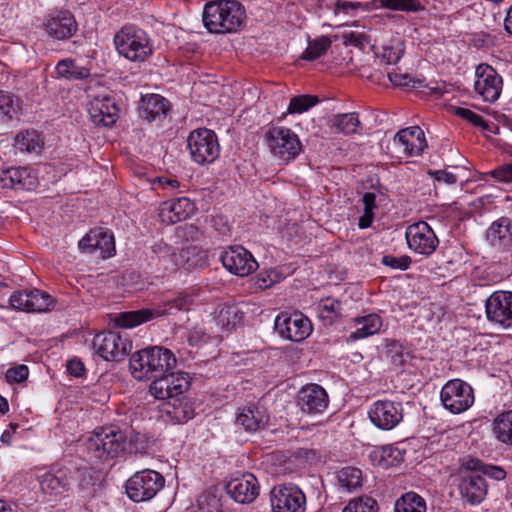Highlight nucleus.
I'll use <instances>...</instances> for the list:
<instances>
[{"label":"nucleus","mask_w":512,"mask_h":512,"mask_svg":"<svg viewBox=\"0 0 512 512\" xmlns=\"http://www.w3.org/2000/svg\"><path fill=\"white\" fill-rule=\"evenodd\" d=\"M177 364L174 353L162 346H151L134 352L129 361L135 379H158L172 371Z\"/></svg>","instance_id":"nucleus-1"},{"label":"nucleus","mask_w":512,"mask_h":512,"mask_svg":"<svg viewBox=\"0 0 512 512\" xmlns=\"http://www.w3.org/2000/svg\"><path fill=\"white\" fill-rule=\"evenodd\" d=\"M245 10L236 0H216L205 4L202 21L210 33L235 32L243 23Z\"/></svg>","instance_id":"nucleus-2"},{"label":"nucleus","mask_w":512,"mask_h":512,"mask_svg":"<svg viewBox=\"0 0 512 512\" xmlns=\"http://www.w3.org/2000/svg\"><path fill=\"white\" fill-rule=\"evenodd\" d=\"M114 45L119 55L132 62H144L153 53L149 35L135 25H125L116 32Z\"/></svg>","instance_id":"nucleus-3"},{"label":"nucleus","mask_w":512,"mask_h":512,"mask_svg":"<svg viewBox=\"0 0 512 512\" xmlns=\"http://www.w3.org/2000/svg\"><path fill=\"white\" fill-rule=\"evenodd\" d=\"M126 439V434L118 427H102L88 438L85 446L95 459H112L125 451Z\"/></svg>","instance_id":"nucleus-4"},{"label":"nucleus","mask_w":512,"mask_h":512,"mask_svg":"<svg viewBox=\"0 0 512 512\" xmlns=\"http://www.w3.org/2000/svg\"><path fill=\"white\" fill-rule=\"evenodd\" d=\"M192 301L193 299L191 296L187 294H180L173 299L166 300L162 305L153 309L123 312L116 318V324L122 328H132L149 321L154 317L174 314L181 310H188Z\"/></svg>","instance_id":"nucleus-5"},{"label":"nucleus","mask_w":512,"mask_h":512,"mask_svg":"<svg viewBox=\"0 0 512 512\" xmlns=\"http://www.w3.org/2000/svg\"><path fill=\"white\" fill-rule=\"evenodd\" d=\"M85 474L73 462H68L60 467H52L39 478L40 488L43 493L50 496H58L69 491Z\"/></svg>","instance_id":"nucleus-6"},{"label":"nucleus","mask_w":512,"mask_h":512,"mask_svg":"<svg viewBox=\"0 0 512 512\" xmlns=\"http://www.w3.org/2000/svg\"><path fill=\"white\" fill-rule=\"evenodd\" d=\"M265 139L272 155L284 164L294 160L302 151L298 135L286 127H271L266 132Z\"/></svg>","instance_id":"nucleus-7"},{"label":"nucleus","mask_w":512,"mask_h":512,"mask_svg":"<svg viewBox=\"0 0 512 512\" xmlns=\"http://www.w3.org/2000/svg\"><path fill=\"white\" fill-rule=\"evenodd\" d=\"M165 479L157 471L144 469L136 472L126 482L127 496L134 502L148 501L164 487Z\"/></svg>","instance_id":"nucleus-8"},{"label":"nucleus","mask_w":512,"mask_h":512,"mask_svg":"<svg viewBox=\"0 0 512 512\" xmlns=\"http://www.w3.org/2000/svg\"><path fill=\"white\" fill-rule=\"evenodd\" d=\"M187 146L193 161L201 165L214 162L220 153L217 135L206 128L191 131Z\"/></svg>","instance_id":"nucleus-9"},{"label":"nucleus","mask_w":512,"mask_h":512,"mask_svg":"<svg viewBox=\"0 0 512 512\" xmlns=\"http://www.w3.org/2000/svg\"><path fill=\"white\" fill-rule=\"evenodd\" d=\"M440 398L447 410L453 414H460L468 410L474 403V392L465 381L453 379L442 387Z\"/></svg>","instance_id":"nucleus-10"},{"label":"nucleus","mask_w":512,"mask_h":512,"mask_svg":"<svg viewBox=\"0 0 512 512\" xmlns=\"http://www.w3.org/2000/svg\"><path fill=\"white\" fill-rule=\"evenodd\" d=\"M270 502L273 512H305L306 497L294 484H282L272 488Z\"/></svg>","instance_id":"nucleus-11"},{"label":"nucleus","mask_w":512,"mask_h":512,"mask_svg":"<svg viewBox=\"0 0 512 512\" xmlns=\"http://www.w3.org/2000/svg\"><path fill=\"white\" fill-rule=\"evenodd\" d=\"M190 386V378L187 373L172 371L155 379L149 388L151 395L156 399L171 401L174 398H180Z\"/></svg>","instance_id":"nucleus-12"},{"label":"nucleus","mask_w":512,"mask_h":512,"mask_svg":"<svg viewBox=\"0 0 512 512\" xmlns=\"http://www.w3.org/2000/svg\"><path fill=\"white\" fill-rule=\"evenodd\" d=\"M131 342L119 333L107 331L97 334L93 339V348L106 361H120L131 350Z\"/></svg>","instance_id":"nucleus-13"},{"label":"nucleus","mask_w":512,"mask_h":512,"mask_svg":"<svg viewBox=\"0 0 512 512\" xmlns=\"http://www.w3.org/2000/svg\"><path fill=\"white\" fill-rule=\"evenodd\" d=\"M405 237L410 250L414 253L430 256L439 245V240L433 229L424 221L409 225Z\"/></svg>","instance_id":"nucleus-14"},{"label":"nucleus","mask_w":512,"mask_h":512,"mask_svg":"<svg viewBox=\"0 0 512 512\" xmlns=\"http://www.w3.org/2000/svg\"><path fill=\"white\" fill-rule=\"evenodd\" d=\"M275 330L281 337L300 342L306 339L312 332L310 320L302 313H281L275 319Z\"/></svg>","instance_id":"nucleus-15"},{"label":"nucleus","mask_w":512,"mask_h":512,"mask_svg":"<svg viewBox=\"0 0 512 512\" xmlns=\"http://www.w3.org/2000/svg\"><path fill=\"white\" fill-rule=\"evenodd\" d=\"M475 92L485 101L493 103L499 99L503 80L498 72L488 64H479L475 70Z\"/></svg>","instance_id":"nucleus-16"},{"label":"nucleus","mask_w":512,"mask_h":512,"mask_svg":"<svg viewBox=\"0 0 512 512\" xmlns=\"http://www.w3.org/2000/svg\"><path fill=\"white\" fill-rule=\"evenodd\" d=\"M119 111L116 99L108 93L92 96L88 104V113L95 125L112 126L119 117Z\"/></svg>","instance_id":"nucleus-17"},{"label":"nucleus","mask_w":512,"mask_h":512,"mask_svg":"<svg viewBox=\"0 0 512 512\" xmlns=\"http://www.w3.org/2000/svg\"><path fill=\"white\" fill-rule=\"evenodd\" d=\"M220 260L230 273L244 277L258 268V263L253 255L242 246H230L222 251Z\"/></svg>","instance_id":"nucleus-18"},{"label":"nucleus","mask_w":512,"mask_h":512,"mask_svg":"<svg viewBox=\"0 0 512 512\" xmlns=\"http://www.w3.org/2000/svg\"><path fill=\"white\" fill-rule=\"evenodd\" d=\"M368 416L377 428L391 430L402 421L403 406L401 402L379 400L370 407Z\"/></svg>","instance_id":"nucleus-19"},{"label":"nucleus","mask_w":512,"mask_h":512,"mask_svg":"<svg viewBox=\"0 0 512 512\" xmlns=\"http://www.w3.org/2000/svg\"><path fill=\"white\" fill-rule=\"evenodd\" d=\"M78 247L83 253L92 254L98 251L100 258L107 259L115 253L114 236L107 229L96 227L85 234Z\"/></svg>","instance_id":"nucleus-20"},{"label":"nucleus","mask_w":512,"mask_h":512,"mask_svg":"<svg viewBox=\"0 0 512 512\" xmlns=\"http://www.w3.org/2000/svg\"><path fill=\"white\" fill-rule=\"evenodd\" d=\"M485 312L490 322L503 327L512 326V292L496 291L485 302Z\"/></svg>","instance_id":"nucleus-21"},{"label":"nucleus","mask_w":512,"mask_h":512,"mask_svg":"<svg viewBox=\"0 0 512 512\" xmlns=\"http://www.w3.org/2000/svg\"><path fill=\"white\" fill-rule=\"evenodd\" d=\"M458 490L463 502L478 505L483 502L488 492L485 478L475 471L460 474Z\"/></svg>","instance_id":"nucleus-22"},{"label":"nucleus","mask_w":512,"mask_h":512,"mask_svg":"<svg viewBox=\"0 0 512 512\" xmlns=\"http://www.w3.org/2000/svg\"><path fill=\"white\" fill-rule=\"evenodd\" d=\"M329 404L328 394L318 384H309L301 388L297 396L300 410L310 415L323 413Z\"/></svg>","instance_id":"nucleus-23"},{"label":"nucleus","mask_w":512,"mask_h":512,"mask_svg":"<svg viewBox=\"0 0 512 512\" xmlns=\"http://www.w3.org/2000/svg\"><path fill=\"white\" fill-rule=\"evenodd\" d=\"M226 491L236 502L247 504L259 495V484L253 474L245 473L231 479L226 485Z\"/></svg>","instance_id":"nucleus-24"},{"label":"nucleus","mask_w":512,"mask_h":512,"mask_svg":"<svg viewBox=\"0 0 512 512\" xmlns=\"http://www.w3.org/2000/svg\"><path fill=\"white\" fill-rule=\"evenodd\" d=\"M38 178L28 167H11L0 173V187L15 190H33Z\"/></svg>","instance_id":"nucleus-25"},{"label":"nucleus","mask_w":512,"mask_h":512,"mask_svg":"<svg viewBox=\"0 0 512 512\" xmlns=\"http://www.w3.org/2000/svg\"><path fill=\"white\" fill-rule=\"evenodd\" d=\"M393 144L402 147L406 156H418L427 147L423 130L419 126L401 129L393 138Z\"/></svg>","instance_id":"nucleus-26"},{"label":"nucleus","mask_w":512,"mask_h":512,"mask_svg":"<svg viewBox=\"0 0 512 512\" xmlns=\"http://www.w3.org/2000/svg\"><path fill=\"white\" fill-rule=\"evenodd\" d=\"M193 208L194 205L190 199L180 197L163 202L159 209V217L163 223L174 224L187 219Z\"/></svg>","instance_id":"nucleus-27"},{"label":"nucleus","mask_w":512,"mask_h":512,"mask_svg":"<svg viewBox=\"0 0 512 512\" xmlns=\"http://www.w3.org/2000/svg\"><path fill=\"white\" fill-rule=\"evenodd\" d=\"M486 239L490 245L506 249L512 245V221L508 217H501L494 221L486 232Z\"/></svg>","instance_id":"nucleus-28"},{"label":"nucleus","mask_w":512,"mask_h":512,"mask_svg":"<svg viewBox=\"0 0 512 512\" xmlns=\"http://www.w3.org/2000/svg\"><path fill=\"white\" fill-rule=\"evenodd\" d=\"M46 32L58 40L70 38L77 30L74 17L69 13H59L45 24Z\"/></svg>","instance_id":"nucleus-29"},{"label":"nucleus","mask_w":512,"mask_h":512,"mask_svg":"<svg viewBox=\"0 0 512 512\" xmlns=\"http://www.w3.org/2000/svg\"><path fill=\"white\" fill-rule=\"evenodd\" d=\"M152 251L156 254L166 270L176 271L185 264V258L188 251L177 249L163 242H156L152 246Z\"/></svg>","instance_id":"nucleus-30"},{"label":"nucleus","mask_w":512,"mask_h":512,"mask_svg":"<svg viewBox=\"0 0 512 512\" xmlns=\"http://www.w3.org/2000/svg\"><path fill=\"white\" fill-rule=\"evenodd\" d=\"M268 415L265 410L257 406L242 408L236 417V424L241 425L246 431L255 432L265 427Z\"/></svg>","instance_id":"nucleus-31"},{"label":"nucleus","mask_w":512,"mask_h":512,"mask_svg":"<svg viewBox=\"0 0 512 512\" xmlns=\"http://www.w3.org/2000/svg\"><path fill=\"white\" fill-rule=\"evenodd\" d=\"M357 329L346 339L347 343L367 338L377 334L382 327V319L378 314L371 313L354 319Z\"/></svg>","instance_id":"nucleus-32"},{"label":"nucleus","mask_w":512,"mask_h":512,"mask_svg":"<svg viewBox=\"0 0 512 512\" xmlns=\"http://www.w3.org/2000/svg\"><path fill=\"white\" fill-rule=\"evenodd\" d=\"M168 110L169 103L163 96L150 94L142 98L139 113L143 119L152 122L158 118L164 117Z\"/></svg>","instance_id":"nucleus-33"},{"label":"nucleus","mask_w":512,"mask_h":512,"mask_svg":"<svg viewBox=\"0 0 512 512\" xmlns=\"http://www.w3.org/2000/svg\"><path fill=\"white\" fill-rule=\"evenodd\" d=\"M459 464L463 470L481 472L484 476L496 481L503 480L506 477V471L502 467L484 464L481 460L472 456L460 458Z\"/></svg>","instance_id":"nucleus-34"},{"label":"nucleus","mask_w":512,"mask_h":512,"mask_svg":"<svg viewBox=\"0 0 512 512\" xmlns=\"http://www.w3.org/2000/svg\"><path fill=\"white\" fill-rule=\"evenodd\" d=\"M165 413L177 423H185L194 417V406L188 399L174 398L165 404Z\"/></svg>","instance_id":"nucleus-35"},{"label":"nucleus","mask_w":512,"mask_h":512,"mask_svg":"<svg viewBox=\"0 0 512 512\" xmlns=\"http://www.w3.org/2000/svg\"><path fill=\"white\" fill-rule=\"evenodd\" d=\"M493 432L498 441L512 445V410L502 412L494 419Z\"/></svg>","instance_id":"nucleus-36"},{"label":"nucleus","mask_w":512,"mask_h":512,"mask_svg":"<svg viewBox=\"0 0 512 512\" xmlns=\"http://www.w3.org/2000/svg\"><path fill=\"white\" fill-rule=\"evenodd\" d=\"M395 512H426V501L415 492L403 494L395 503Z\"/></svg>","instance_id":"nucleus-37"},{"label":"nucleus","mask_w":512,"mask_h":512,"mask_svg":"<svg viewBox=\"0 0 512 512\" xmlns=\"http://www.w3.org/2000/svg\"><path fill=\"white\" fill-rule=\"evenodd\" d=\"M56 73L67 80H81L90 75L89 69L78 66L72 59H63L56 65Z\"/></svg>","instance_id":"nucleus-38"},{"label":"nucleus","mask_w":512,"mask_h":512,"mask_svg":"<svg viewBox=\"0 0 512 512\" xmlns=\"http://www.w3.org/2000/svg\"><path fill=\"white\" fill-rule=\"evenodd\" d=\"M243 312L235 305H224L217 312L216 320L226 330L234 328L243 320Z\"/></svg>","instance_id":"nucleus-39"},{"label":"nucleus","mask_w":512,"mask_h":512,"mask_svg":"<svg viewBox=\"0 0 512 512\" xmlns=\"http://www.w3.org/2000/svg\"><path fill=\"white\" fill-rule=\"evenodd\" d=\"M340 487L346 492H352L362 485V472L355 467L342 468L337 475Z\"/></svg>","instance_id":"nucleus-40"},{"label":"nucleus","mask_w":512,"mask_h":512,"mask_svg":"<svg viewBox=\"0 0 512 512\" xmlns=\"http://www.w3.org/2000/svg\"><path fill=\"white\" fill-rule=\"evenodd\" d=\"M319 316L329 324L335 322L342 315V304L332 297L321 299L318 303Z\"/></svg>","instance_id":"nucleus-41"},{"label":"nucleus","mask_w":512,"mask_h":512,"mask_svg":"<svg viewBox=\"0 0 512 512\" xmlns=\"http://www.w3.org/2000/svg\"><path fill=\"white\" fill-rule=\"evenodd\" d=\"M29 302L26 312H44L50 309L53 300L49 294L38 289L28 290Z\"/></svg>","instance_id":"nucleus-42"},{"label":"nucleus","mask_w":512,"mask_h":512,"mask_svg":"<svg viewBox=\"0 0 512 512\" xmlns=\"http://www.w3.org/2000/svg\"><path fill=\"white\" fill-rule=\"evenodd\" d=\"M332 125L343 134L356 133L360 126V120L357 113L338 114L333 117Z\"/></svg>","instance_id":"nucleus-43"},{"label":"nucleus","mask_w":512,"mask_h":512,"mask_svg":"<svg viewBox=\"0 0 512 512\" xmlns=\"http://www.w3.org/2000/svg\"><path fill=\"white\" fill-rule=\"evenodd\" d=\"M385 356L396 367L405 365L409 360V352L397 341H389L385 347Z\"/></svg>","instance_id":"nucleus-44"},{"label":"nucleus","mask_w":512,"mask_h":512,"mask_svg":"<svg viewBox=\"0 0 512 512\" xmlns=\"http://www.w3.org/2000/svg\"><path fill=\"white\" fill-rule=\"evenodd\" d=\"M14 146L21 152H37L40 150L39 136L35 131L21 132L16 136Z\"/></svg>","instance_id":"nucleus-45"},{"label":"nucleus","mask_w":512,"mask_h":512,"mask_svg":"<svg viewBox=\"0 0 512 512\" xmlns=\"http://www.w3.org/2000/svg\"><path fill=\"white\" fill-rule=\"evenodd\" d=\"M331 46V40L322 36L314 41L309 42L308 47L302 54V59L304 60H315L326 53V51Z\"/></svg>","instance_id":"nucleus-46"},{"label":"nucleus","mask_w":512,"mask_h":512,"mask_svg":"<svg viewBox=\"0 0 512 512\" xmlns=\"http://www.w3.org/2000/svg\"><path fill=\"white\" fill-rule=\"evenodd\" d=\"M20 110L19 98L11 93L0 91V116L12 119Z\"/></svg>","instance_id":"nucleus-47"},{"label":"nucleus","mask_w":512,"mask_h":512,"mask_svg":"<svg viewBox=\"0 0 512 512\" xmlns=\"http://www.w3.org/2000/svg\"><path fill=\"white\" fill-rule=\"evenodd\" d=\"M197 512H222L221 499L214 493L206 491L197 499Z\"/></svg>","instance_id":"nucleus-48"},{"label":"nucleus","mask_w":512,"mask_h":512,"mask_svg":"<svg viewBox=\"0 0 512 512\" xmlns=\"http://www.w3.org/2000/svg\"><path fill=\"white\" fill-rule=\"evenodd\" d=\"M377 502L371 497L362 496L352 499L342 512H377Z\"/></svg>","instance_id":"nucleus-49"},{"label":"nucleus","mask_w":512,"mask_h":512,"mask_svg":"<svg viewBox=\"0 0 512 512\" xmlns=\"http://www.w3.org/2000/svg\"><path fill=\"white\" fill-rule=\"evenodd\" d=\"M318 103V98L312 95H299L291 98L288 113H303Z\"/></svg>","instance_id":"nucleus-50"},{"label":"nucleus","mask_w":512,"mask_h":512,"mask_svg":"<svg viewBox=\"0 0 512 512\" xmlns=\"http://www.w3.org/2000/svg\"><path fill=\"white\" fill-rule=\"evenodd\" d=\"M402 461L403 454L397 447L386 446L381 449L379 465L383 468L393 466Z\"/></svg>","instance_id":"nucleus-51"},{"label":"nucleus","mask_w":512,"mask_h":512,"mask_svg":"<svg viewBox=\"0 0 512 512\" xmlns=\"http://www.w3.org/2000/svg\"><path fill=\"white\" fill-rule=\"evenodd\" d=\"M380 7L394 11H417L419 2L416 0H376Z\"/></svg>","instance_id":"nucleus-52"},{"label":"nucleus","mask_w":512,"mask_h":512,"mask_svg":"<svg viewBox=\"0 0 512 512\" xmlns=\"http://www.w3.org/2000/svg\"><path fill=\"white\" fill-rule=\"evenodd\" d=\"M412 263V259L408 255L399 257L393 255H384L382 257V264L392 269L407 270Z\"/></svg>","instance_id":"nucleus-53"},{"label":"nucleus","mask_w":512,"mask_h":512,"mask_svg":"<svg viewBox=\"0 0 512 512\" xmlns=\"http://www.w3.org/2000/svg\"><path fill=\"white\" fill-rule=\"evenodd\" d=\"M456 115L461 117L462 119L467 120L468 122L472 123L476 127H481L482 129H488L487 122L483 119L482 116L479 114L473 112L470 109L457 107L455 109Z\"/></svg>","instance_id":"nucleus-54"},{"label":"nucleus","mask_w":512,"mask_h":512,"mask_svg":"<svg viewBox=\"0 0 512 512\" xmlns=\"http://www.w3.org/2000/svg\"><path fill=\"white\" fill-rule=\"evenodd\" d=\"M28 374L29 370L26 365H18L16 367L9 368L5 377L9 383H21L27 379Z\"/></svg>","instance_id":"nucleus-55"},{"label":"nucleus","mask_w":512,"mask_h":512,"mask_svg":"<svg viewBox=\"0 0 512 512\" xmlns=\"http://www.w3.org/2000/svg\"><path fill=\"white\" fill-rule=\"evenodd\" d=\"M281 275L276 270H269L265 273H260L257 277L258 287L261 289L270 288L272 285L280 282Z\"/></svg>","instance_id":"nucleus-56"},{"label":"nucleus","mask_w":512,"mask_h":512,"mask_svg":"<svg viewBox=\"0 0 512 512\" xmlns=\"http://www.w3.org/2000/svg\"><path fill=\"white\" fill-rule=\"evenodd\" d=\"M28 302V290L14 292L9 298V303L11 307L22 311H26V306Z\"/></svg>","instance_id":"nucleus-57"},{"label":"nucleus","mask_w":512,"mask_h":512,"mask_svg":"<svg viewBox=\"0 0 512 512\" xmlns=\"http://www.w3.org/2000/svg\"><path fill=\"white\" fill-rule=\"evenodd\" d=\"M494 179L503 183H512V163L504 164L491 172Z\"/></svg>","instance_id":"nucleus-58"},{"label":"nucleus","mask_w":512,"mask_h":512,"mask_svg":"<svg viewBox=\"0 0 512 512\" xmlns=\"http://www.w3.org/2000/svg\"><path fill=\"white\" fill-rule=\"evenodd\" d=\"M428 175L439 183L452 185L457 182V176L447 170H429Z\"/></svg>","instance_id":"nucleus-59"},{"label":"nucleus","mask_w":512,"mask_h":512,"mask_svg":"<svg viewBox=\"0 0 512 512\" xmlns=\"http://www.w3.org/2000/svg\"><path fill=\"white\" fill-rule=\"evenodd\" d=\"M343 38L346 45H352L355 47H363L368 43L367 36L363 33L350 32L344 34Z\"/></svg>","instance_id":"nucleus-60"},{"label":"nucleus","mask_w":512,"mask_h":512,"mask_svg":"<svg viewBox=\"0 0 512 512\" xmlns=\"http://www.w3.org/2000/svg\"><path fill=\"white\" fill-rule=\"evenodd\" d=\"M67 371L74 377H81L85 372L84 364L77 358L70 359L66 365Z\"/></svg>","instance_id":"nucleus-61"},{"label":"nucleus","mask_w":512,"mask_h":512,"mask_svg":"<svg viewBox=\"0 0 512 512\" xmlns=\"http://www.w3.org/2000/svg\"><path fill=\"white\" fill-rule=\"evenodd\" d=\"M212 226L221 235H227L230 232V227L226 217L217 215L212 218Z\"/></svg>","instance_id":"nucleus-62"},{"label":"nucleus","mask_w":512,"mask_h":512,"mask_svg":"<svg viewBox=\"0 0 512 512\" xmlns=\"http://www.w3.org/2000/svg\"><path fill=\"white\" fill-rule=\"evenodd\" d=\"M359 2H350V1H337L335 3V13L343 12L345 14H349L350 11H355L360 7Z\"/></svg>","instance_id":"nucleus-63"},{"label":"nucleus","mask_w":512,"mask_h":512,"mask_svg":"<svg viewBox=\"0 0 512 512\" xmlns=\"http://www.w3.org/2000/svg\"><path fill=\"white\" fill-rule=\"evenodd\" d=\"M376 196L374 193L367 192L362 197V202L364 204V211L373 212L376 208Z\"/></svg>","instance_id":"nucleus-64"}]
</instances>
